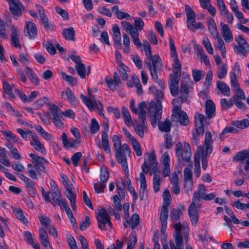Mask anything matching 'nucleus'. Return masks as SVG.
<instances>
[{
    "mask_svg": "<svg viewBox=\"0 0 249 249\" xmlns=\"http://www.w3.org/2000/svg\"><path fill=\"white\" fill-rule=\"evenodd\" d=\"M119 71L120 74L121 75V77L123 80H127L128 78V76L127 74V72L130 71L129 68L124 64V66H119Z\"/></svg>",
    "mask_w": 249,
    "mask_h": 249,
    "instance_id": "nucleus-53",
    "label": "nucleus"
},
{
    "mask_svg": "<svg viewBox=\"0 0 249 249\" xmlns=\"http://www.w3.org/2000/svg\"><path fill=\"white\" fill-rule=\"evenodd\" d=\"M179 78L173 76L171 74H170L169 88L171 93L173 96H177L178 93Z\"/></svg>",
    "mask_w": 249,
    "mask_h": 249,
    "instance_id": "nucleus-20",
    "label": "nucleus"
},
{
    "mask_svg": "<svg viewBox=\"0 0 249 249\" xmlns=\"http://www.w3.org/2000/svg\"><path fill=\"white\" fill-rule=\"evenodd\" d=\"M148 155L147 160L145 159L144 163L142 165V172L147 174L151 168L152 171L149 172V174L152 175L153 173H160L157 167L158 163L156 160V155L154 153L147 154Z\"/></svg>",
    "mask_w": 249,
    "mask_h": 249,
    "instance_id": "nucleus-6",
    "label": "nucleus"
},
{
    "mask_svg": "<svg viewBox=\"0 0 249 249\" xmlns=\"http://www.w3.org/2000/svg\"><path fill=\"white\" fill-rule=\"evenodd\" d=\"M192 75L194 81L197 82L201 80L204 76V71L201 70L194 69L192 70Z\"/></svg>",
    "mask_w": 249,
    "mask_h": 249,
    "instance_id": "nucleus-47",
    "label": "nucleus"
},
{
    "mask_svg": "<svg viewBox=\"0 0 249 249\" xmlns=\"http://www.w3.org/2000/svg\"><path fill=\"white\" fill-rule=\"evenodd\" d=\"M61 96L65 100H68L71 104L76 102V98L69 88H67L65 91H62Z\"/></svg>",
    "mask_w": 249,
    "mask_h": 249,
    "instance_id": "nucleus-30",
    "label": "nucleus"
},
{
    "mask_svg": "<svg viewBox=\"0 0 249 249\" xmlns=\"http://www.w3.org/2000/svg\"><path fill=\"white\" fill-rule=\"evenodd\" d=\"M238 132V130L232 126H229L228 127H225L224 130L221 132L219 135V139L221 140H223V136L225 135L226 134H228L229 133H236Z\"/></svg>",
    "mask_w": 249,
    "mask_h": 249,
    "instance_id": "nucleus-55",
    "label": "nucleus"
},
{
    "mask_svg": "<svg viewBox=\"0 0 249 249\" xmlns=\"http://www.w3.org/2000/svg\"><path fill=\"white\" fill-rule=\"evenodd\" d=\"M216 86L217 89H219L224 95L227 96L230 95V89L226 84L221 81H217Z\"/></svg>",
    "mask_w": 249,
    "mask_h": 249,
    "instance_id": "nucleus-38",
    "label": "nucleus"
},
{
    "mask_svg": "<svg viewBox=\"0 0 249 249\" xmlns=\"http://www.w3.org/2000/svg\"><path fill=\"white\" fill-rule=\"evenodd\" d=\"M221 34L227 42H230L233 40L231 33L228 25L223 22H221Z\"/></svg>",
    "mask_w": 249,
    "mask_h": 249,
    "instance_id": "nucleus-24",
    "label": "nucleus"
},
{
    "mask_svg": "<svg viewBox=\"0 0 249 249\" xmlns=\"http://www.w3.org/2000/svg\"><path fill=\"white\" fill-rule=\"evenodd\" d=\"M151 61L152 67L155 68L162 67V62L160 57L158 55H153L152 58L149 59Z\"/></svg>",
    "mask_w": 249,
    "mask_h": 249,
    "instance_id": "nucleus-45",
    "label": "nucleus"
},
{
    "mask_svg": "<svg viewBox=\"0 0 249 249\" xmlns=\"http://www.w3.org/2000/svg\"><path fill=\"white\" fill-rule=\"evenodd\" d=\"M147 110V106L145 102H142L140 103L139 106V119L140 122H146V115Z\"/></svg>",
    "mask_w": 249,
    "mask_h": 249,
    "instance_id": "nucleus-33",
    "label": "nucleus"
},
{
    "mask_svg": "<svg viewBox=\"0 0 249 249\" xmlns=\"http://www.w3.org/2000/svg\"><path fill=\"white\" fill-rule=\"evenodd\" d=\"M39 239L42 246L46 248L50 247L48 234L46 231V230L43 227L39 229Z\"/></svg>",
    "mask_w": 249,
    "mask_h": 249,
    "instance_id": "nucleus-28",
    "label": "nucleus"
},
{
    "mask_svg": "<svg viewBox=\"0 0 249 249\" xmlns=\"http://www.w3.org/2000/svg\"><path fill=\"white\" fill-rule=\"evenodd\" d=\"M145 64L147 66L152 79L154 80H157L158 78V71L160 70L161 68L152 67L151 62H145Z\"/></svg>",
    "mask_w": 249,
    "mask_h": 249,
    "instance_id": "nucleus-43",
    "label": "nucleus"
},
{
    "mask_svg": "<svg viewBox=\"0 0 249 249\" xmlns=\"http://www.w3.org/2000/svg\"><path fill=\"white\" fill-rule=\"evenodd\" d=\"M180 92L181 93L188 94L190 90L188 84L186 81L182 80L180 82Z\"/></svg>",
    "mask_w": 249,
    "mask_h": 249,
    "instance_id": "nucleus-64",
    "label": "nucleus"
},
{
    "mask_svg": "<svg viewBox=\"0 0 249 249\" xmlns=\"http://www.w3.org/2000/svg\"><path fill=\"white\" fill-rule=\"evenodd\" d=\"M28 175L33 179H36L37 175L40 174V170L31 163L27 165Z\"/></svg>",
    "mask_w": 249,
    "mask_h": 249,
    "instance_id": "nucleus-34",
    "label": "nucleus"
},
{
    "mask_svg": "<svg viewBox=\"0 0 249 249\" xmlns=\"http://www.w3.org/2000/svg\"><path fill=\"white\" fill-rule=\"evenodd\" d=\"M215 39H217V47L221 51L222 56L223 57H225L226 51L224 41L222 39L219 38L218 36L217 38H216Z\"/></svg>",
    "mask_w": 249,
    "mask_h": 249,
    "instance_id": "nucleus-60",
    "label": "nucleus"
},
{
    "mask_svg": "<svg viewBox=\"0 0 249 249\" xmlns=\"http://www.w3.org/2000/svg\"><path fill=\"white\" fill-rule=\"evenodd\" d=\"M11 44L15 47L21 48L19 36L15 26H12L11 28Z\"/></svg>",
    "mask_w": 249,
    "mask_h": 249,
    "instance_id": "nucleus-26",
    "label": "nucleus"
},
{
    "mask_svg": "<svg viewBox=\"0 0 249 249\" xmlns=\"http://www.w3.org/2000/svg\"><path fill=\"white\" fill-rule=\"evenodd\" d=\"M170 183L172 184V187L171 189L172 192L176 195L180 193V188L179 185V178L176 173H174L172 175V177L170 178Z\"/></svg>",
    "mask_w": 249,
    "mask_h": 249,
    "instance_id": "nucleus-22",
    "label": "nucleus"
},
{
    "mask_svg": "<svg viewBox=\"0 0 249 249\" xmlns=\"http://www.w3.org/2000/svg\"><path fill=\"white\" fill-rule=\"evenodd\" d=\"M65 195L69 199L70 202L75 201L76 194L74 192V188L66 189Z\"/></svg>",
    "mask_w": 249,
    "mask_h": 249,
    "instance_id": "nucleus-61",
    "label": "nucleus"
},
{
    "mask_svg": "<svg viewBox=\"0 0 249 249\" xmlns=\"http://www.w3.org/2000/svg\"><path fill=\"white\" fill-rule=\"evenodd\" d=\"M163 198L164 199V201L163 203V205L164 206H169L170 203V198L171 196L169 193V190L166 189L163 192L162 194Z\"/></svg>",
    "mask_w": 249,
    "mask_h": 249,
    "instance_id": "nucleus-62",
    "label": "nucleus"
},
{
    "mask_svg": "<svg viewBox=\"0 0 249 249\" xmlns=\"http://www.w3.org/2000/svg\"><path fill=\"white\" fill-rule=\"evenodd\" d=\"M122 115L125 124L130 126L132 124V120L127 108L123 107L122 109Z\"/></svg>",
    "mask_w": 249,
    "mask_h": 249,
    "instance_id": "nucleus-42",
    "label": "nucleus"
},
{
    "mask_svg": "<svg viewBox=\"0 0 249 249\" xmlns=\"http://www.w3.org/2000/svg\"><path fill=\"white\" fill-rule=\"evenodd\" d=\"M108 130V125H104V131L102 132L101 143L99 144V147L102 148L107 153H109Z\"/></svg>",
    "mask_w": 249,
    "mask_h": 249,
    "instance_id": "nucleus-18",
    "label": "nucleus"
},
{
    "mask_svg": "<svg viewBox=\"0 0 249 249\" xmlns=\"http://www.w3.org/2000/svg\"><path fill=\"white\" fill-rule=\"evenodd\" d=\"M249 151L243 150L238 152L233 157V160L234 161H243L249 157Z\"/></svg>",
    "mask_w": 249,
    "mask_h": 249,
    "instance_id": "nucleus-41",
    "label": "nucleus"
},
{
    "mask_svg": "<svg viewBox=\"0 0 249 249\" xmlns=\"http://www.w3.org/2000/svg\"><path fill=\"white\" fill-rule=\"evenodd\" d=\"M35 129L46 140H49L51 138V135L46 132L40 125H36L34 126Z\"/></svg>",
    "mask_w": 249,
    "mask_h": 249,
    "instance_id": "nucleus-49",
    "label": "nucleus"
},
{
    "mask_svg": "<svg viewBox=\"0 0 249 249\" xmlns=\"http://www.w3.org/2000/svg\"><path fill=\"white\" fill-rule=\"evenodd\" d=\"M176 154L178 160H184L188 162L191 160V148L189 144L184 142V146L181 142H177L176 145Z\"/></svg>",
    "mask_w": 249,
    "mask_h": 249,
    "instance_id": "nucleus-5",
    "label": "nucleus"
},
{
    "mask_svg": "<svg viewBox=\"0 0 249 249\" xmlns=\"http://www.w3.org/2000/svg\"><path fill=\"white\" fill-rule=\"evenodd\" d=\"M96 217L98 221V226L101 230H107L106 224H109V214L102 207H99L95 211Z\"/></svg>",
    "mask_w": 249,
    "mask_h": 249,
    "instance_id": "nucleus-8",
    "label": "nucleus"
},
{
    "mask_svg": "<svg viewBox=\"0 0 249 249\" xmlns=\"http://www.w3.org/2000/svg\"><path fill=\"white\" fill-rule=\"evenodd\" d=\"M176 116L178 117V121L180 125L186 126L189 124V118L184 111L179 112V114Z\"/></svg>",
    "mask_w": 249,
    "mask_h": 249,
    "instance_id": "nucleus-40",
    "label": "nucleus"
},
{
    "mask_svg": "<svg viewBox=\"0 0 249 249\" xmlns=\"http://www.w3.org/2000/svg\"><path fill=\"white\" fill-rule=\"evenodd\" d=\"M25 72L29 77L30 80L36 85L39 84V80L36 75L33 71L32 69L28 66L26 67Z\"/></svg>",
    "mask_w": 249,
    "mask_h": 249,
    "instance_id": "nucleus-36",
    "label": "nucleus"
},
{
    "mask_svg": "<svg viewBox=\"0 0 249 249\" xmlns=\"http://www.w3.org/2000/svg\"><path fill=\"white\" fill-rule=\"evenodd\" d=\"M206 22L210 34L214 38H217L218 34L214 19L210 18H207Z\"/></svg>",
    "mask_w": 249,
    "mask_h": 249,
    "instance_id": "nucleus-27",
    "label": "nucleus"
},
{
    "mask_svg": "<svg viewBox=\"0 0 249 249\" xmlns=\"http://www.w3.org/2000/svg\"><path fill=\"white\" fill-rule=\"evenodd\" d=\"M157 100L156 104L152 101L149 104L150 119L153 127L157 126V122L161 120L162 112L161 100L163 97V93L160 90H157L155 94Z\"/></svg>",
    "mask_w": 249,
    "mask_h": 249,
    "instance_id": "nucleus-2",
    "label": "nucleus"
},
{
    "mask_svg": "<svg viewBox=\"0 0 249 249\" xmlns=\"http://www.w3.org/2000/svg\"><path fill=\"white\" fill-rule=\"evenodd\" d=\"M175 243L170 241V249H184L182 235H174Z\"/></svg>",
    "mask_w": 249,
    "mask_h": 249,
    "instance_id": "nucleus-23",
    "label": "nucleus"
},
{
    "mask_svg": "<svg viewBox=\"0 0 249 249\" xmlns=\"http://www.w3.org/2000/svg\"><path fill=\"white\" fill-rule=\"evenodd\" d=\"M53 183L54 184L53 190L50 193L46 192L42 188L41 193L46 201L51 202L53 206H55L57 205V203L62 198V196L60 191L58 188L55 183L53 182Z\"/></svg>",
    "mask_w": 249,
    "mask_h": 249,
    "instance_id": "nucleus-4",
    "label": "nucleus"
},
{
    "mask_svg": "<svg viewBox=\"0 0 249 249\" xmlns=\"http://www.w3.org/2000/svg\"><path fill=\"white\" fill-rule=\"evenodd\" d=\"M207 190L206 187L204 184H201L198 186L197 191L194 192L191 203L197 204L198 208H200L201 204L200 203V199H203L205 195Z\"/></svg>",
    "mask_w": 249,
    "mask_h": 249,
    "instance_id": "nucleus-13",
    "label": "nucleus"
},
{
    "mask_svg": "<svg viewBox=\"0 0 249 249\" xmlns=\"http://www.w3.org/2000/svg\"><path fill=\"white\" fill-rule=\"evenodd\" d=\"M81 143L80 140L69 139L64 146L67 149L75 148L78 146Z\"/></svg>",
    "mask_w": 249,
    "mask_h": 249,
    "instance_id": "nucleus-48",
    "label": "nucleus"
},
{
    "mask_svg": "<svg viewBox=\"0 0 249 249\" xmlns=\"http://www.w3.org/2000/svg\"><path fill=\"white\" fill-rule=\"evenodd\" d=\"M129 238L126 249H133L137 243V237L135 233L131 234Z\"/></svg>",
    "mask_w": 249,
    "mask_h": 249,
    "instance_id": "nucleus-59",
    "label": "nucleus"
},
{
    "mask_svg": "<svg viewBox=\"0 0 249 249\" xmlns=\"http://www.w3.org/2000/svg\"><path fill=\"white\" fill-rule=\"evenodd\" d=\"M62 35L64 37L68 40H75V31L73 27L65 29L63 30Z\"/></svg>",
    "mask_w": 249,
    "mask_h": 249,
    "instance_id": "nucleus-37",
    "label": "nucleus"
},
{
    "mask_svg": "<svg viewBox=\"0 0 249 249\" xmlns=\"http://www.w3.org/2000/svg\"><path fill=\"white\" fill-rule=\"evenodd\" d=\"M17 132L21 135V137L27 140L29 138V136H30L32 138V140L33 139V136H36L34 133L31 131H24L21 128L17 129Z\"/></svg>",
    "mask_w": 249,
    "mask_h": 249,
    "instance_id": "nucleus-50",
    "label": "nucleus"
},
{
    "mask_svg": "<svg viewBox=\"0 0 249 249\" xmlns=\"http://www.w3.org/2000/svg\"><path fill=\"white\" fill-rule=\"evenodd\" d=\"M128 178L129 177L127 178L128 180L126 181V188L129 192L132 195L133 201L135 202L138 198V195L132 187L130 179Z\"/></svg>",
    "mask_w": 249,
    "mask_h": 249,
    "instance_id": "nucleus-54",
    "label": "nucleus"
},
{
    "mask_svg": "<svg viewBox=\"0 0 249 249\" xmlns=\"http://www.w3.org/2000/svg\"><path fill=\"white\" fill-rule=\"evenodd\" d=\"M49 110L52 114L51 118L54 125L57 127L62 126L64 124L61 120L62 118V111L55 105L49 104Z\"/></svg>",
    "mask_w": 249,
    "mask_h": 249,
    "instance_id": "nucleus-9",
    "label": "nucleus"
},
{
    "mask_svg": "<svg viewBox=\"0 0 249 249\" xmlns=\"http://www.w3.org/2000/svg\"><path fill=\"white\" fill-rule=\"evenodd\" d=\"M112 142L115 149L116 160L119 163L121 164L126 177L128 178L129 176V173L126 161V156H130V149L126 143H124L122 145L120 137L118 135L113 136Z\"/></svg>",
    "mask_w": 249,
    "mask_h": 249,
    "instance_id": "nucleus-1",
    "label": "nucleus"
},
{
    "mask_svg": "<svg viewBox=\"0 0 249 249\" xmlns=\"http://www.w3.org/2000/svg\"><path fill=\"white\" fill-rule=\"evenodd\" d=\"M109 178V173L107 166L102 165L100 169V181L94 185L95 191L97 193L102 192L106 188L105 183Z\"/></svg>",
    "mask_w": 249,
    "mask_h": 249,
    "instance_id": "nucleus-7",
    "label": "nucleus"
},
{
    "mask_svg": "<svg viewBox=\"0 0 249 249\" xmlns=\"http://www.w3.org/2000/svg\"><path fill=\"white\" fill-rule=\"evenodd\" d=\"M47 104L48 106L49 107V104H50L49 103V100L46 97H43L41 98L37 101H36L34 104L33 106L35 107L36 108H38L42 107L45 104Z\"/></svg>",
    "mask_w": 249,
    "mask_h": 249,
    "instance_id": "nucleus-57",
    "label": "nucleus"
},
{
    "mask_svg": "<svg viewBox=\"0 0 249 249\" xmlns=\"http://www.w3.org/2000/svg\"><path fill=\"white\" fill-rule=\"evenodd\" d=\"M12 210L14 214L19 220L23 223H26L27 220L25 217L22 210L19 208L12 207Z\"/></svg>",
    "mask_w": 249,
    "mask_h": 249,
    "instance_id": "nucleus-35",
    "label": "nucleus"
},
{
    "mask_svg": "<svg viewBox=\"0 0 249 249\" xmlns=\"http://www.w3.org/2000/svg\"><path fill=\"white\" fill-rule=\"evenodd\" d=\"M82 153L80 152L74 153L71 157V160L72 164L76 167L78 165V162L82 157Z\"/></svg>",
    "mask_w": 249,
    "mask_h": 249,
    "instance_id": "nucleus-63",
    "label": "nucleus"
},
{
    "mask_svg": "<svg viewBox=\"0 0 249 249\" xmlns=\"http://www.w3.org/2000/svg\"><path fill=\"white\" fill-rule=\"evenodd\" d=\"M235 40L237 42V45L234 47V51L239 54L246 56L249 50V45L243 37V36L239 35L235 38Z\"/></svg>",
    "mask_w": 249,
    "mask_h": 249,
    "instance_id": "nucleus-12",
    "label": "nucleus"
},
{
    "mask_svg": "<svg viewBox=\"0 0 249 249\" xmlns=\"http://www.w3.org/2000/svg\"><path fill=\"white\" fill-rule=\"evenodd\" d=\"M197 204L194 203H191L188 207V214L190 217V220L192 224L194 226H196L198 219V214L197 211Z\"/></svg>",
    "mask_w": 249,
    "mask_h": 249,
    "instance_id": "nucleus-17",
    "label": "nucleus"
},
{
    "mask_svg": "<svg viewBox=\"0 0 249 249\" xmlns=\"http://www.w3.org/2000/svg\"><path fill=\"white\" fill-rule=\"evenodd\" d=\"M194 165L195 167V173L196 176L199 177L200 174V153L199 151H197L194 157Z\"/></svg>",
    "mask_w": 249,
    "mask_h": 249,
    "instance_id": "nucleus-39",
    "label": "nucleus"
},
{
    "mask_svg": "<svg viewBox=\"0 0 249 249\" xmlns=\"http://www.w3.org/2000/svg\"><path fill=\"white\" fill-rule=\"evenodd\" d=\"M174 57V63L173 66V73L172 76L176 77H179L181 75V64L177 56Z\"/></svg>",
    "mask_w": 249,
    "mask_h": 249,
    "instance_id": "nucleus-32",
    "label": "nucleus"
},
{
    "mask_svg": "<svg viewBox=\"0 0 249 249\" xmlns=\"http://www.w3.org/2000/svg\"><path fill=\"white\" fill-rule=\"evenodd\" d=\"M113 38L114 46L118 49H121V36L119 26L115 24L112 25Z\"/></svg>",
    "mask_w": 249,
    "mask_h": 249,
    "instance_id": "nucleus-19",
    "label": "nucleus"
},
{
    "mask_svg": "<svg viewBox=\"0 0 249 249\" xmlns=\"http://www.w3.org/2000/svg\"><path fill=\"white\" fill-rule=\"evenodd\" d=\"M158 122V127L160 131L168 133L171 130L172 124L168 118H166L164 121H157V124Z\"/></svg>",
    "mask_w": 249,
    "mask_h": 249,
    "instance_id": "nucleus-29",
    "label": "nucleus"
},
{
    "mask_svg": "<svg viewBox=\"0 0 249 249\" xmlns=\"http://www.w3.org/2000/svg\"><path fill=\"white\" fill-rule=\"evenodd\" d=\"M227 73V65L226 64L223 65L219 67L217 72V75L220 79L224 78Z\"/></svg>",
    "mask_w": 249,
    "mask_h": 249,
    "instance_id": "nucleus-56",
    "label": "nucleus"
},
{
    "mask_svg": "<svg viewBox=\"0 0 249 249\" xmlns=\"http://www.w3.org/2000/svg\"><path fill=\"white\" fill-rule=\"evenodd\" d=\"M213 142L211 132L209 131H206L204 143V145L205 146V151L200 147H198V149L197 150L199 151L200 157H201L202 160V167L204 170L206 169L207 167V155L210 154L213 150Z\"/></svg>",
    "mask_w": 249,
    "mask_h": 249,
    "instance_id": "nucleus-3",
    "label": "nucleus"
},
{
    "mask_svg": "<svg viewBox=\"0 0 249 249\" xmlns=\"http://www.w3.org/2000/svg\"><path fill=\"white\" fill-rule=\"evenodd\" d=\"M89 98L83 94L80 95L82 101L85 104L90 111H92L95 108H99L95 98L91 94L89 88L88 89Z\"/></svg>",
    "mask_w": 249,
    "mask_h": 249,
    "instance_id": "nucleus-14",
    "label": "nucleus"
},
{
    "mask_svg": "<svg viewBox=\"0 0 249 249\" xmlns=\"http://www.w3.org/2000/svg\"><path fill=\"white\" fill-rule=\"evenodd\" d=\"M77 72L78 74L80 76L81 78H85L86 77V67L85 65L83 63L79 64L76 65L75 67Z\"/></svg>",
    "mask_w": 249,
    "mask_h": 249,
    "instance_id": "nucleus-52",
    "label": "nucleus"
},
{
    "mask_svg": "<svg viewBox=\"0 0 249 249\" xmlns=\"http://www.w3.org/2000/svg\"><path fill=\"white\" fill-rule=\"evenodd\" d=\"M140 122L141 124H137L134 126V130L140 137L143 138L144 135V131L147 129V122Z\"/></svg>",
    "mask_w": 249,
    "mask_h": 249,
    "instance_id": "nucleus-31",
    "label": "nucleus"
},
{
    "mask_svg": "<svg viewBox=\"0 0 249 249\" xmlns=\"http://www.w3.org/2000/svg\"><path fill=\"white\" fill-rule=\"evenodd\" d=\"M9 5V10L15 19L22 15V11L25 9V7L19 0H6Z\"/></svg>",
    "mask_w": 249,
    "mask_h": 249,
    "instance_id": "nucleus-10",
    "label": "nucleus"
},
{
    "mask_svg": "<svg viewBox=\"0 0 249 249\" xmlns=\"http://www.w3.org/2000/svg\"><path fill=\"white\" fill-rule=\"evenodd\" d=\"M30 143L36 151H38L43 155L46 154V150L44 146L39 141L36 135L34 136V137L33 136V139L31 141Z\"/></svg>",
    "mask_w": 249,
    "mask_h": 249,
    "instance_id": "nucleus-21",
    "label": "nucleus"
},
{
    "mask_svg": "<svg viewBox=\"0 0 249 249\" xmlns=\"http://www.w3.org/2000/svg\"><path fill=\"white\" fill-rule=\"evenodd\" d=\"M182 207H178L177 209H173L171 212L170 217L173 221L174 227L176 229L175 235H182V225L180 221V215Z\"/></svg>",
    "mask_w": 249,
    "mask_h": 249,
    "instance_id": "nucleus-11",
    "label": "nucleus"
},
{
    "mask_svg": "<svg viewBox=\"0 0 249 249\" xmlns=\"http://www.w3.org/2000/svg\"><path fill=\"white\" fill-rule=\"evenodd\" d=\"M153 189L155 192L157 193L160 191V175L157 173H153Z\"/></svg>",
    "mask_w": 249,
    "mask_h": 249,
    "instance_id": "nucleus-46",
    "label": "nucleus"
},
{
    "mask_svg": "<svg viewBox=\"0 0 249 249\" xmlns=\"http://www.w3.org/2000/svg\"><path fill=\"white\" fill-rule=\"evenodd\" d=\"M29 156L32 158L34 166L40 171L44 172L45 165L48 164V161L44 158L38 156L36 154L31 153Z\"/></svg>",
    "mask_w": 249,
    "mask_h": 249,
    "instance_id": "nucleus-16",
    "label": "nucleus"
},
{
    "mask_svg": "<svg viewBox=\"0 0 249 249\" xmlns=\"http://www.w3.org/2000/svg\"><path fill=\"white\" fill-rule=\"evenodd\" d=\"M185 10L186 13L187 20L196 18V14L189 5H185Z\"/></svg>",
    "mask_w": 249,
    "mask_h": 249,
    "instance_id": "nucleus-58",
    "label": "nucleus"
},
{
    "mask_svg": "<svg viewBox=\"0 0 249 249\" xmlns=\"http://www.w3.org/2000/svg\"><path fill=\"white\" fill-rule=\"evenodd\" d=\"M232 124L236 127L244 129L249 125V121L247 119H243L241 121H237L232 123Z\"/></svg>",
    "mask_w": 249,
    "mask_h": 249,
    "instance_id": "nucleus-51",
    "label": "nucleus"
},
{
    "mask_svg": "<svg viewBox=\"0 0 249 249\" xmlns=\"http://www.w3.org/2000/svg\"><path fill=\"white\" fill-rule=\"evenodd\" d=\"M168 206L162 205L160 214V220L161 221V223L167 224V221L168 216Z\"/></svg>",
    "mask_w": 249,
    "mask_h": 249,
    "instance_id": "nucleus-44",
    "label": "nucleus"
},
{
    "mask_svg": "<svg viewBox=\"0 0 249 249\" xmlns=\"http://www.w3.org/2000/svg\"><path fill=\"white\" fill-rule=\"evenodd\" d=\"M24 33L25 36L28 37L30 39H34L37 34L36 24L31 21L26 22L24 28Z\"/></svg>",
    "mask_w": 249,
    "mask_h": 249,
    "instance_id": "nucleus-15",
    "label": "nucleus"
},
{
    "mask_svg": "<svg viewBox=\"0 0 249 249\" xmlns=\"http://www.w3.org/2000/svg\"><path fill=\"white\" fill-rule=\"evenodd\" d=\"M205 113L208 118H211L215 115V106L211 100H208L205 103Z\"/></svg>",
    "mask_w": 249,
    "mask_h": 249,
    "instance_id": "nucleus-25",
    "label": "nucleus"
}]
</instances>
